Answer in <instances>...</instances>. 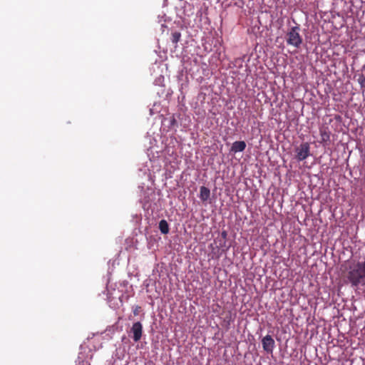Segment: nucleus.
Returning a JSON list of instances; mask_svg holds the SVG:
<instances>
[{"label":"nucleus","mask_w":365,"mask_h":365,"mask_svg":"<svg viewBox=\"0 0 365 365\" xmlns=\"http://www.w3.org/2000/svg\"><path fill=\"white\" fill-rule=\"evenodd\" d=\"M342 274L346 283L352 287H365V261H351L342 265Z\"/></svg>","instance_id":"f257e3e1"},{"label":"nucleus","mask_w":365,"mask_h":365,"mask_svg":"<svg viewBox=\"0 0 365 365\" xmlns=\"http://www.w3.org/2000/svg\"><path fill=\"white\" fill-rule=\"evenodd\" d=\"M299 27L298 26H293L287 34V43L288 45L299 48L302 43V38L299 34Z\"/></svg>","instance_id":"f03ea898"},{"label":"nucleus","mask_w":365,"mask_h":365,"mask_svg":"<svg viewBox=\"0 0 365 365\" xmlns=\"http://www.w3.org/2000/svg\"><path fill=\"white\" fill-rule=\"evenodd\" d=\"M296 159L302 161L310 155V145L308 143H303L295 148Z\"/></svg>","instance_id":"7ed1b4c3"},{"label":"nucleus","mask_w":365,"mask_h":365,"mask_svg":"<svg viewBox=\"0 0 365 365\" xmlns=\"http://www.w3.org/2000/svg\"><path fill=\"white\" fill-rule=\"evenodd\" d=\"M263 349L268 354H272L275 346L274 340L270 335H266L262 339Z\"/></svg>","instance_id":"20e7f679"},{"label":"nucleus","mask_w":365,"mask_h":365,"mask_svg":"<svg viewBox=\"0 0 365 365\" xmlns=\"http://www.w3.org/2000/svg\"><path fill=\"white\" fill-rule=\"evenodd\" d=\"M131 333H133V339L137 342L140 340L143 334V325L140 322H137L133 323L131 330Z\"/></svg>","instance_id":"39448f33"},{"label":"nucleus","mask_w":365,"mask_h":365,"mask_svg":"<svg viewBox=\"0 0 365 365\" xmlns=\"http://www.w3.org/2000/svg\"><path fill=\"white\" fill-rule=\"evenodd\" d=\"M319 133L321 136V143L327 145L330 141V131L328 127L323 126L319 129Z\"/></svg>","instance_id":"423d86ee"},{"label":"nucleus","mask_w":365,"mask_h":365,"mask_svg":"<svg viewBox=\"0 0 365 365\" xmlns=\"http://www.w3.org/2000/svg\"><path fill=\"white\" fill-rule=\"evenodd\" d=\"M246 148V143L245 141H235L233 143L231 151L234 153L242 152Z\"/></svg>","instance_id":"0eeeda50"},{"label":"nucleus","mask_w":365,"mask_h":365,"mask_svg":"<svg viewBox=\"0 0 365 365\" xmlns=\"http://www.w3.org/2000/svg\"><path fill=\"white\" fill-rule=\"evenodd\" d=\"M210 196V190L209 188L202 186L200 190V198L202 202L207 201Z\"/></svg>","instance_id":"6e6552de"},{"label":"nucleus","mask_w":365,"mask_h":365,"mask_svg":"<svg viewBox=\"0 0 365 365\" xmlns=\"http://www.w3.org/2000/svg\"><path fill=\"white\" fill-rule=\"evenodd\" d=\"M159 229L163 234H168L169 232V225L165 220H161L159 222Z\"/></svg>","instance_id":"1a4fd4ad"},{"label":"nucleus","mask_w":365,"mask_h":365,"mask_svg":"<svg viewBox=\"0 0 365 365\" xmlns=\"http://www.w3.org/2000/svg\"><path fill=\"white\" fill-rule=\"evenodd\" d=\"M180 38H181V34L178 31H175V32L172 33L171 41L173 43L176 44L180 40Z\"/></svg>","instance_id":"9d476101"},{"label":"nucleus","mask_w":365,"mask_h":365,"mask_svg":"<svg viewBox=\"0 0 365 365\" xmlns=\"http://www.w3.org/2000/svg\"><path fill=\"white\" fill-rule=\"evenodd\" d=\"M359 83L361 87H365V77L364 76L359 77Z\"/></svg>","instance_id":"9b49d317"},{"label":"nucleus","mask_w":365,"mask_h":365,"mask_svg":"<svg viewBox=\"0 0 365 365\" xmlns=\"http://www.w3.org/2000/svg\"><path fill=\"white\" fill-rule=\"evenodd\" d=\"M140 307H139V306H136V307H135V309H133V314H134L135 316L138 315V314H139V312H140Z\"/></svg>","instance_id":"f8f14e48"},{"label":"nucleus","mask_w":365,"mask_h":365,"mask_svg":"<svg viewBox=\"0 0 365 365\" xmlns=\"http://www.w3.org/2000/svg\"><path fill=\"white\" fill-rule=\"evenodd\" d=\"M222 237H225L227 236V233H226V232H225V231H224V232H222Z\"/></svg>","instance_id":"ddd939ff"}]
</instances>
